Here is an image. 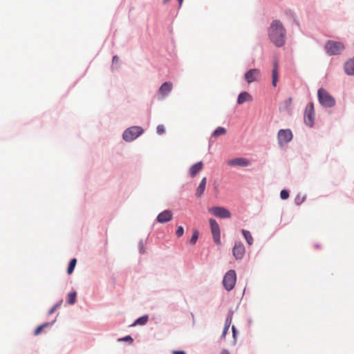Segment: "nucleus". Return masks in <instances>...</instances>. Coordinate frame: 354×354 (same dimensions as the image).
I'll return each instance as SVG.
<instances>
[{
    "mask_svg": "<svg viewBox=\"0 0 354 354\" xmlns=\"http://www.w3.org/2000/svg\"><path fill=\"white\" fill-rule=\"evenodd\" d=\"M279 78V66L277 62H274V68L272 72V84L273 86H276Z\"/></svg>",
    "mask_w": 354,
    "mask_h": 354,
    "instance_id": "obj_18",
    "label": "nucleus"
},
{
    "mask_svg": "<svg viewBox=\"0 0 354 354\" xmlns=\"http://www.w3.org/2000/svg\"><path fill=\"white\" fill-rule=\"evenodd\" d=\"M173 84L170 82H166L163 83L159 88L158 92L162 96L165 97L172 90Z\"/></svg>",
    "mask_w": 354,
    "mask_h": 354,
    "instance_id": "obj_14",
    "label": "nucleus"
},
{
    "mask_svg": "<svg viewBox=\"0 0 354 354\" xmlns=\"http://www.w3.org/2000/svg\"><path fill=\"white\" fill-rule=\"evenodd\" d=\"M268 35L271 41L277 46L281 47L285 44L286 30L281 22L274 20L268 30Z\"/></svg>",
    "mask_w": 354,
    "mask_h": 354,
    "instance_id": "obj_1",
    "label": "nucleus"
},
{
    "mask_svg": "<svg viewBox=\"0 0 354 354\" xmlns=\"http://www.w3.org/2000/svg\"><path fill=\"white\" fill-rule=\"evenodd\" d=\"M172 212L170 210H165L157 216V221L160 223L169 222L172 218Z\"/></svg>",
    "mask_w": 354,
    "mask_h": 354,
    "instance_id": "obj_13",
    "label": "nucleus"
},
{
    "mask_svg": "<svg viewBox=\"0 0 354 354\" xmlns=\"http://www.w3.org/2000/svg\"><path fill=\"white\" fill-rule=\"evenodd\" d=\"M280 196L281 199L286 200L289 197V193L287 190L283 189L280 192Z\"/></svg>",
    "mask_w": 354,
    "mask_h": 354,
    "instance_id": "obj_27",
    "label": "nucleus"
},
{
    "mask_svg": "<svg viewBox=\"0 0 354 354\" xmlns=\"http://www.w3.org/2000/svg\"><path fill=\"white\" fill-rule=\"evenodd\" d=\"M221 354H230V353H229V351H227V350H223V351L221 352Z\"/></svg>",
    "mask_w": 354,
    "mask_h": 354,
    "instance_id": "obj_37",
    "label": "nucleus"
},
{
    "mask_svg": "<svg viewBox=\"0 0 354 354\" xmlns=\"http://www.w3.org/2000/svg\"><path fill=\"white\" fill-rule=\"evenodd\" d=\"M170 0H163L165 4L167 3Z\"/></svg>",
    "mask_w": 354,
    "mask_h": 354,
    "instance_id": "obj_41",
    "label": "nucleus"
},
{
    "mask_svg": "<svg viewBox=\"0 0 354 354\" xmlns=\"http://www.w3.org/2000/svg\"><path fill=\"white\" fill-rule=\"evenodd\" d=\"M178 3H179V7H180L182 6L183 0H178Z\"/></svg>",
    "mask_w": 354,
    "mask_h": 354,
    "instance_id": "obj_39",
    "label": "nucleus"
},
{
    "mask_svg": "<svg viewBox=\"0 0 354 354\" xmlns=\"http://www.w3.org/2000/svg\"><path fill=\"white\" fill-rule=\"evenodd\" d=\"M236 281V272L233 270H230L225 274L223 280L224 288L230 291L232 290L235 286Z\"/></svg>",
    "mask_w": 354,
    "mask_h": 354,
    "instance_id": "obj_5",
    "label": "nucleus"
},
{
    "mask_svg": "<svg viewBox=\"0 0 354 354\" xmlns=\"http://www.w3.org/2000/svg\"><path fill=\"white\" fill-rule=\"evenodd\" d=\"M242 234L245 239L247 243L251 245L253 243V237L250 232L246 230H242Z\"/></svg>",
    "mask_w": 354,
    "mask_h": 354,
    "instance_id": "obj_21",
    "label": "nucleus"
},
{
    "mask_svg": "<svg viewBox=\"0 0 354 354\" xmlns=\"http://www.w3.org/2000/svg\"><path fill=\"white\" fill-rule=\"evenodd\" d=\"M232 332H233V335H234V337H235V333H236L235 327L232 326Z\"/></svg>",
    "mask_w": 354,
    "mask_h": 354,
    "instance_id": "obj_38",
    "label": "nucleus"
},
{
    "mask_svg": "<svg viewBox=\"0 0 354 354\" xmlns=\"http://www.w3.org/2000/svg\"><path fill=\"white\" fill-rule=\"evenodd\" d=\"M227 131L224 127H217L212 134V136L214 138H218L220 136L225 135Z\"/></svg>",
    "mask_w": 354,
    "mask_h": 354,
    "instance_id": "obj_20",
    "label": "nucleus"
},
{
    "mask_svg": "<svg viewBox=\"0 0 354 354\" xmlns=\"http://www.w3.org/2000/svg\"><path fill=\"white\" fill-rule=\"evenodd\" d=\"M76 263H77L76 259H73L71 260L68 267V270H67V272L68 274H71L73 273L74 268L75 267Z\"/></svg>",
    "mask_w": 354,
    "mask_h": 354,
    "instance_id": "obj_23",
    "label": "nucleus"
},
{
    "mask_svg": "<svg viewBox=\"0 0 354 354\" xmlns=\"http://www.w3.org/2000/svg\"><path fill=\"white\" fill-rule=\"evenodd\" d=\"M206 183H207V178L203 177L202 178L199 185L198 186L196 191V195L198 197H201L203 194V193L205 190Z\"/></svg>",
    "mask_w": 354,
    "mask_h": 354,
    "instance_id": "obj_19",
    "label": "nucleus"
},
{
    "mask_svg": "<svg viewBox=\"0 0 354 354\" xmlns=\"http://www.w3.org/2000/svg\"><path fill=\"white\" fill-rule=\"evenodd\" d=\"M344 71L348 75H354V59H349L344 64Z\"/></svg>",
    "mask_w": 354,
    "mask_h": 354,
    "instance_id": "obj_16",
    "label": "nucleus"
},
{
    "mask_svg": "<svg viewBox=\"0 0 354 354\" xmlns=\"http://www.w3.org/2000/svg\"><path fill=\"white\" fill-rule=\"evenodd\" d=\"M148 319L149 318H148L147 315H144V316L137 319L131 326L145 325V324H147Z\"/></svg>",
    "mask_w": 354,
    "mask_h": 354,
    "instance_id": "obj_22",
    "label": "nucleus"
},
{
    "mask_svg": "<svg viewBox=\"0 0 354 354\" xmlns=\"http://www.w3.org/2000/svg\"><path fill=\"white\" fill-rule=\"evenodd\" d=\"M62 304V301H60L58 304H57L56 305H55L48 312V314L49 315H52L53 313H54V312L57 310V308L60 306V304Z\"/></svg>",
    "mask_w": 354,
    "mask_h": 354,
    "instance_id": "obj_30",
    "label": "nucleus"
},
{
    "mask_svg": "<svg viewBox=\"0 0 354 354\" xmlns=\"http://www.w3.org/2000/svg\"><path fill=\"white\" fill-rule=\"evenodd\" d=\"M214 241L216 244L221 243V231L218 223L214 218L209 220Z\"/></svg>",
    "mask_w": 354,
    "mask_h": 354,
    "instance_id": "obj_9",
    "label": "nucleus"
},
{
    "mask_svg": "<svg viewBox=\"0 0 354 354\" xmlns=\"http://www.w3.org/2000/svg\"><path fill=\"white\" fill-rule=\"evenodd\" d=\"M231 322H232V319H231V317H227V319H226V320H225V326H224V327H225V328L229 329L230 326V324H231Z\"/></svg>",
    "mask_w": 354,
    "mask_h": 354,
    "instance_id": "obj_31",
    "label": "nucleus"
},
{
    "mask_svg": "<svg viewBox=\"0 0 354 354\" xmlns=\"http://www.w3.org/2000/svg\"><path fill=\"white\" fill-rule=\"evenodd\" d=\"M304 200V198H300V196L298 195L295 198V203L297 205H300Z\"/></svg>",
    "mask_w": 354,
    "mask_h": 354,
    "instance_id": "obj_32",
    "label": "nucleus"
},
{
    "mask_svg": "<svg viewBox=\"0 0 354 354\" xmlns=\"http://www.w3.org/2000/svg\"><path fill=\"white\" fill-rule=\"evenodd\" d=\"M198 238V232L197 230H196L194 232V233L189 240V243L192 245H194L196 243Z\"/></svg>",
    "mask_w": 354,
    "mask_h": 354,
    "instance_id": "obj_26",
    "label": "nucleus"
},
{
    "mask_svg": "<svg viewBox=\"0 0 354 354\" xmlns=\"http://www.w3.org/2000/svg\"><path fill=\"white\" fill-rule=\"evenodd\" d=\"M143 133V129L140 127L134 126L125 130L122 134L123 139L125 141L131 142Z\"/></svg>",
    "mask_w": 354,
    "mask_h": 354,
    "instance_id": "obj_4",
    "label": "nucleus"
},
{
    "mask_svg": "<svg viewBox=\"0 0 354 354\" xmlns=\"http://www.w3.org/2000/svg\"><path fill=\"white\" fill-rule=\"evenodd\" d=\"M324 48L328 55H336L345 49V46L342 42L329 40L326 43Z\"/></svg>",
    "mask_w": 354,
    "mask_h": 354,
    "instance_id": "obj_2",
    "label": "nucleus"
},
{
    "mask_svg": "<svg viewBox=\"0 0 354 354\" xmlns=\"http://www.w3.org/2000/svg\"><path fill=\"white\" fill-rule=\"evenodd\" d=\"M118 60V57L114 56V57H113V62H117Z\"/></svg>",
    "mask_w": 354,
    "mask_h": 354,
    "instance_id": "obj_40",
    "label": "nucleus"
},
{
    "mask_svg": "<svg viewBox=\"0 0 354 354\" xmlns=\"http://www.w3.org/2000/svg\"><path fill=\"white\" fill-rule=\"evenodd\" d=\"M203 168V163L200 161L193 165L189 170V174L191 177H195Z\"/></svg>",
    "mask_w": 354,
    "mask_h": 354,
    "instance_id": "obj_15",
    "label": "nucleus"
},
{
    "mask_svg": "<svg viewBox=\"0 0 354 354\" xmlns=\"http://www.w3.org/2000/svg\"><path fill=\"white\" fill-rule=\"evenodd\" d=\"M228 330H229V329L225 328L224 327L223 330V333H222V335H221V337H222V338H225V335H226V334H227V333Z\"/></svg>",
    "mask_w": 354,
    "mask_h": 354,
    "instance_id": "obj_35",
    "label": "nucleus"
},
{
    "mask_svg": "<svg viewBox=\"0 0 354 354\" xmlns=\"http://www.w3.org/2000/svg\"><path fill=\"white\" fill-rule=\"evenodd\" d=\"M208 211L214 216L220 218H228L231 217L230 212L223 207L216 206L210 207L208 209Z\"/></svg>",
    "mask_w": 354,
    "mask_h": 354,
    "instance_id": "obj_7",
    "label": "nucleus"
},
{
    "mask_svg": "<svg viewBox=\"0 0 354 354\" xmlns=\"http://www.w3.org/2000/svg\"><path fill=\"white\" fill-rule=\"evenodd\" d=\"M165 132V129L163 124H159L157 127V133L159 135H162Z\"/></svg>",
    "mask_w": 354,
    "mask_h": 354,
    "instance_id": "obj_28",
    "label": "nucleus"
},
{
    "mask_svg": "<svg viewBox=\"0 0 354 354\" xmlns=\"http://www.w3.org/2000/svg\"><path fill=\"white\" fill-rule=\"evenodd\" d=\"M315 120V109L313 103L309 102L305 109L304 112V122L305 123L312 127L314 124Z\"/></svg>",
    "mask_w": 354,
    "mask_h": 354,
    "instance_id": "obj_6",
    "label": "nucleus"
},
{
    "mask_svg": "<svg viewBox=\"0 0 354 354\" xmlns=\"http://www.w3.org/2000/svg\"><path fill=\"white\" fill-rule=\"evenodd\" d=\"M319 103L326 107H333L335 104L334 97L330 95L325 89L321 88L317 92Z\"/></svg>",
    "mask_w": 354,
    "mask_h": 354,
    "instance_id": "obj_3",
    "label": "nucleus"
},
{
    "mask_svg": "<svg viewBox=\"0 0 354 354\" xmlns=\"http://www.w3.org/2000/svg\"><path fill=\"white\" fill-rule=\"evenodd\" d=\"M292 99L291 97H290L284 102V104H286V106H289L292 104Z\"/></svg>",
    "mask_w": 354,
    "mask_h": 354,
    "instance_id": "obj_34",
    "label": "nucleus"
},
{
    "mask_svg": "<svg viewBox=\"0 0 354 354\" xmlns=\"http://www.w3.org/2000/svg\"><path fill=\"white\" fill-rule=\"evenodd\" d=\"M173 354H185L183 351H174Z\"/></svg>",
    "mask_w": 354,
    "mask_h": 354,
    "instance_id": "obj_36",
    "label": "nucleus"
},
{
    "mask_svg": "<svg viewBox=\"0 0 354 354\" xmlns=\"http://www.w3.org/2000/svg\"><path fill=\"white\" fill-rule=\"evenodd\" d=\"M279 145L283 146L292 139V133L290 129H281L277 135Z\"/></svg>",
    "mask_w": 354,
    "mask_h": 354,
    "instance_id": "obj_8",
    "label": "nucleus"
},
{
    "mask_svg": "<svg viewBox=\"0 0 354 354\" xmlns=\"http://www.w3.org/2000/svg\"><path fill=\"white\" fill-rule=\"evenodd\" d=\"M120 340H122V341H128V342H133V339L132 337L130 336V335H127L122 339H120Z\"/></svg>",
    "mask_w": 354,
    "mask_h": 354,
    "instance_id": "obj_33",
    "label": "nucleus"
},
{
    "mask_svg": "<svg viewBox=\"0 0 354 354\" xmlns=\"http://www.w3.org/2000/svg\"><path fill=\"white\" fill-rule=\"evenodd\" d=\"M49 325V323H45L44 324H41L40 326H39L35 330L34 332V335H38L39 334L41 333V332L42 331V330L46 327L47 326Z\"/></svg>",
    "mask_w": 354,
    "mask_h": 354,
    "instance_id": "obj_25",
    "label": "nucleus"
},
{
    "mask_svg": "<svg viewBox=\"0 0 354 354\" xmlns=\"http://www.w3.org/2000/svg\"><path fill=\"white\" fill-rule=\"evenodd\" d=\"M245 254V247L241 242L235 243L232 249V254L236 259H241Z\"/></svg>",
    "mask_w": 354,
    "mask_h": 354,
    "instance_id": "obj_11",
    "label": "nucleus"
},
{
    "mask_svg": "<svg viewBox=\"0 0 354 354\" xmlns=\"http://www.w3.org/2000/svg\"><path fill=\"white\" fill-rule=\"evenodd\" d=\"M77 293L75 292H70L68 295V303L71 305L74 304L76 300Z\"/></svg>",
    "mask_w": 354,
    "mask_h": 354,
    "instance_id": "obj_24",
    "label": "nucleus"
},
{
    "mask_svg": "<svg viewBox=\"0 0 354 354\" xmlns=\"http://www.w3.org/2000/svg\"><path fill=\"white\" fill-rule=\"evenodd\" d=\"M176 236L178 237H180L183 235L184 234V229L182 226H179L178 228H177V230L176 232Z\"/></svg>",
    "mask_w": 354,
    "mask_h": 354,
    "instance_id": "obj_29",
    "label": "nucleus"
},
{
    "mask_svg": "<svg viewBox=\"0 0 354 354\" xmlns=\"http://www.w3.org/2000/svg\"><path fill=\"white\" fill-rule=\"evenodd\" d=\"M252 100V96L248 92H242L241 93L237 99V103L239 104H242L245 102H251Z\"/></svg>",
    "mask_w": 354,
    "mask_h": 354,
    "instance_id": "obj_17",
    "label": "nucleus"
},
{
    "mask_svg": "<svg viewBox=\"0 0 354 354\" xmlns=\"http://www.w3.org/2000/svg\"><path fill=\"white\" fill-rule=\"evenodd\" d=\"M227 163L230 166L247 167L250 165V161L244 158H236L228 160Z\"/></svg>",
    "mask_w": 354,
    "mask_h": 354,
    "instance_id": "obj_12",
    "label": "nucleus"
},
{
    "mask_svg": "<svg viewBox=\"0 0 354 354\" xmlns=\"http://www.w3.org/2000/svg\"><path fill=\"white\" fill-rule=\"evenodd\" d=\"M260 78L261 73L260 71L257 68L250 69L245 74V80L248 84L257 82L260 80Z\"/></svg>",
    "mask_w": 354,
    "mask_h": 354,
    "instance_id": "obj_10",
    "label": "nucleus"
}]
</instances>
